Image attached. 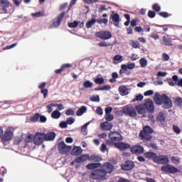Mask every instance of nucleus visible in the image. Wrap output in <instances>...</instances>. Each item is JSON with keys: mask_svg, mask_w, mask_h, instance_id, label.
<instances>
[{"mask_svg": "<svg viewBox=\"0 0 182 182\" xmlns=\"http://www.w3.org/2000/svg\"><path fill=\"white\" fill-rule=\"evenodd\" d=\"M154 100L156 105H163L164 109H171L173 107V101L166 94L160 95V94L156 92Z\"/></svg>", "mask_w": 182, "mask_h": 182, "instance_id": "f257e3e1", "label": "nucleus"}, {"mask_svg": "<svg viewBox=\"0 0 182 182\" xmlns=\"http://www.w3.org/2000/svg\"><path fill=\"white\" fill-rule=\"evenodd\" d=\"M153 129L149 126L144 127L143 130L140 132L139 137L141 140H147V141L151 140V134L153 133Z\"/></svg>", "mask_w": 182, "mask_h": 182, "instance_id": "f03ea898", "label": "nucleus"}, {"mask_svg": "<svg viewBox=\"0 0 182 182\" xmlns=\"http://www.w3.org/2000/svg\"><path fill=\"white\" fill-rule=\"evenodd\" d=\"M106 173L102 169H97L93 171L90 177L92 180H106Z\"/></svg>", "mask_w": 182, "mask_h": 182, "instance_id": "7ed1b4c3", "label": "nucleus"}, {"mask_svg": "<svg viewBox=\"0 0 182 182\" xmlns=\"http://www.w3.org/2000/svg\"><path fill=\"white\" fill-rule=\"evenodd\" d=\"M96 38L101 39L102 41H109V39H112L113 36L112 35V32L107 30H102L100 31H97L95 33Z\"/></svg>", "mask_w": 182, "mask_h": 182, "instance_id": "20e7f679", "label": "nucleus"}, {"mask_svg": "<svg viewBox=\"0 0 182 182\" xmlns=\"http://www.w3.org/2000/svg\"><path fill=\"white\" fill-rule=\"evenodd\" d=\"M123 113L125 116H129V117H136L137 112L134 107L128 105L123 107Z\"/></svg>", "mask_w": 182, "mask_h": 182, "instance_id": "39448f33", "label": "nucleus"}, {"mask_svg": "<svg viewBox=\"0 0 182 182\" xmlns=\"http://www.w3.org/2000/svg\"><path fill=\"white\" fill-rule=\"evenodd\" d=\"M161 171L168 174H176L180 173V169L170 164L165 165L161 168Z\"/></svg>", "mask_w": 182, "mask_h": 182, "instance_id": "423d86ee", "label": "nucleus"}, {"mask_svg": "<svg viewBox=\"0 0 182 182\" xmlns=\"http://www.w3.org/2000/svg\"><path fill=\"white\" fill-rule=\"evenodd\" d=\"M33 141L36 146H41L45 140V133L36 132L34 136H33Z\"/></svg>", "mask_w": 182, "mask_h": 182, "instance_id": "0eeeda50", "label": "nucleus"}, {"mask_svg": "<svg viewBox=\"0 0 182 182\" xmlns=\"http://www.w3.org/2000/svg\"><path fill=\"white\" fill-rule=\"evenodd\" d=\"M72 150V146L66 145L65 141L58 144V151L60 154H68Z\"/></svg>", "mask_w": 182, "mask_h": 182, "instance_id": "6e6552de", "label": "nucleus"}, {"mask_svg": "<svg viewBox=\"0 0 182 182\" xmlns=\"http://www.w3.org/2000/svg\"><path fill=\"white\" fill-rule=\"evenodd\" d=\"M65 15H66V13L65 11H63L60 14H59L58 17L54 19L53 25H51L50 28H58V26H59L60 23H62V21H63Z\"/></svg>", "mask_w": 182, "mask_h": 182, "instance_id": "1a4fd4ad", "label": "nucleus"}, {"mask_svg": "<svg viewBox=\"0 0 182 182\" xmlns=\"http://www.w3.org/2000/svg\"><path fill=\"white\" fill-rule=\"evenodd\" d=\"M109 138L112 141H122L123 140L122 134L118 132H111L109 134Z\"/></svg>", "mask_w": 182, "mask_h": 182, "instance_id": "9d476101", "label": "nucleus"}, {"mask_svg": "<svg viewBox=\"0 0 182 182\" xmlns=\"http://www.w3.org/2000/svg\"><path fill=\"white\" fill-rule=\"evenodd\" d=\"M132 154H143L144 153V147L139 145H134L130 148Z\"/></svg>", "mask_w": 182, "mask_h": 182, "instance_id": "9b49d317", "label": "nucleus"}, {"mask_svg": "<svg viewBox=\"0 0 182 182\" xmlns=\"http://www.w3.org/2000/svg\"><path fill=\"white\" fill-rule=\"evenodd\" d=\"M144 105L149 113H154V102H153L151 99L146 100Z\"/></svg>", "mask_w": 182, "mask_h": 182, "instance_id": "f8f14e48", "label": "nucleus"}, {"mask_svg": "<svg viewBox=\"0 0 182 182\" xmlns=\"http://www.w3.org/2000/svg\"><path fill=\"white\" fill-rule=\"evenodd\" d=\"M136 167L134 165V162L132 161H126L124 164L122 166V170L125 171H130V170H133Z\"/></svg>", "mask_w": 182, "mask_h": 182, "instance_id": "ddd939ff", "label": "nucleus"}, {"mask_svg": "<svg viewBox=\"0 0 182 182\" xmlns=\"http://www.w3.org/2000/svg\"><path fill=\"white\" fill-rule=\"evenodd\" d=\"M102 170L105 173V175L107 176V173L110 174V173H113V165L109 162L105 163Z\"/></svg>", "mask_w": 182, "mask_h": 182, "instance_id": "4468645a", "label": "nucleus"}, {"mask_svg": "<svg viewBox=\"0 0 182 182\" xmlns=\"http://www.w3.org/2000/svg\"><path fill=\"white\" fill-rule=\"evenodd\" d=\"M13 137H14V132H12V131L9 129H7L5 131L2 136V140L3 141H10V140H12Z\"/></svg>", "mask_w": 182, "mask_h": 182, "instance_id": "2eb2a0df", "label": "nucleus"}, {"mask_svg": "<svg viewBox=\"0 0 182 182\" xmlns=\"http://www.w3.org/2000/svg\"><path fill=\"white\" fill-rule=\"evenodd\" d=\"M168 162V158L163 155L157 156L156 159L155 161V163H157L158 164H167Z\"/></svg>", "mask_w": 182, "mask_h": 182, "instance_id": "dca6fc26", "label": "nucleus"}, {"mask_svg": "<svg viewBox=\"0 0 182 182\" xmlns=\"http://www.w3.org/2000/svg\"><path fill=\"white\" fill-rule=\"evenodd\" d=\"M100 128L102 130L105 131L112 130V129H113V124L106 121L100 124Z\"/></svg>", "mask_w": 182, "mask_h": 182, "instance_id": "f3484780", "label": "nucleus"}, {"mask_svg": "<svg viewBox=\"0 0 182 182\" xmlns=\"http://www.w3.org/2000/svg\"><path fill=\"white\" fill-rule=\"evenodd\" d=\"M144 157L146 159H149V160H153L154 163H156V160L157 159V154L151 151L144 153Z\"/></svg>", "mask_w": 182, "mask_h": 182, "instance_id": "a211bd4d", "label": "nucleus"}, {"mask_svg": "<svg viewBox=\"0 0 182 182\" xmlns=\"http://www.w3.org/2000/svg\"><path fill=\"white\" fill-rule=\"evenodd\" d=\"M111 19H112V22H114V26H117V28H119V22H120V16L119 14H114L113 15L110 16Z\"/></svg>", "mask_w": 182, "mask_h": 182, "instance_id": "6ab92c4d", "label": "nucleus"}, {"mask_svg": "<svg viewBox=\"0 0 182 182\" xmlns=\"http://www.w3.org/2000/svg\"><path fill=\"white\" fill-rule=\"evenodd\" d=\"M72 66H73V65L72 64H70V63L63 64L60 69H57V70H55V73L57 75H59L62 72H63V70H65V69H70V68H72Z\"/></svg>", "mask_w": 182, "mask_h": 182, "instance_id": "aec40b11", "label": "nucleus"}, {"mask_svg": "<svg viewBox=\"0 0 182 182\" xmlns=\"http://www.w3.org/2000/svg\"><path fill=\"white\" fill-rule=\"evenodd\" d=\"M55 137L56 134L53 132H50L47 134H45L44 140H46V141H53V140H55Z\"/></svg>", "mask_w": 182, "mask_h": 182, "instance_id": "412c9836", "label": "nucleus"}, {"mask_svg": "<svg viewBox=\"0 0 182 182\" xmlns=\"http://www.w3.org/2000/svg\"><path fill=\"white\" fill-rule=\"evenodd\" d=\"M115 146L119 149V150H121L122 151H124V150H127V149H130L132 147V146L129 144H126L124 142H121V143H118V144H115Z\"/></svg>", "mask_w": 182, "mask_h": 182, "instance_id": "4be33fe9", "label": "nucleus"}, {"mask_svg": "<svg viewBox=\"0 0 182 182\" xmlns=\"http://www.w3.org/2000/svg\"><path fill=\"white\" fill-rule=\"evenodd\" d=\"M103 160V158H102L101 155H96L93 154L90 156H89V161H93L94 163H100V161H102Z\"/></svg>", "mask_w": 182, "mask_h": 182, "instance_id": "5701e85b", "label": "nucleus"}, {"mask_svg": "<svg viewBox=\"0 0 182 182\" xmlns=\"http://www.w3.org/2000/svg\"><path fill=\"white\" fill-rule=\"evenodd\" d=\"M119 92L121 96H127V95H129V90L127 87L124 85H122L119 87Z\"/></svg>", "mask_w": 182, "mask_h": 182, "instance_id": "b1692460", "label": "nucleus"}, {"mask_svg": "<svg viewBox=\"0 0 182 182\" xmlns=\"http://www.w3.org/2000/svg\"><path fill=\"white\" fill-rule=\"evenodd\" d=\"M33 141V135L28 134V136L24 140V143H25L24 147H29V144H32Z\"/></svg>", "mask_w": 182, "mask_h": 182, "instance_id": "393cba45", "label": "nucleus"}, {"mask_svg": "<svg viewBox=\"0 0 182 182\" xmlns=\"http://www.w3.org/2000/svg\"><path fill=\"white\" fill-rule=\"evenodd\" d=\"M134 68H136V65L134 63H129L128 65L122 64L121 65L122 70H124V72H127V69L132 70V69H134Z\"/></svg>", "mask_w": 182, "mask_h": 182, "instance_id": "a878e982", "label": "nucleus"}, {"mask_svg": "<svg viewBox=\"0 0 182 182\" xmlns=\"http://www.w3.org/2000/svg\"><path fill=\"white\" fill-rule=\"evenodd\" d=\"M164 43L166 46H173V41L170 38V36H166L163 37Z\"/></svg>", "mask_w": 182, "mask_h": 182, "instance_id": "bb28decb", "label": "nucleus"}, {"mask_svg": "<svg viewBox=\"0 0 182 182\" xmlns=\"http://www.w3.org/2000/svg\"><path fill=\"white\" fill-rule=\"evenodd\" d=\"M99 167H102V164H100V163H93V164H88L86 166V168L88 170H95V168H99Z\"/></svg>", "mask_w": 182, "mask_h": 182, "instance_id": "cd10ccee", "label": "nucleus"}, {"mask_svg": "<svg viewBox=\"0 0 182 182\" xmlns=\"http://www.w3.org/2000/svg\"><path fill=\"white\" fill-rule=\"evenodd\" d=\"M73 156H80L83 153V149L80 146H76L73 149Z\"/></svg>", "mask_w": 182, "mask_h": 182, "instance_id": "c85d7f7f", "label": "nucleus"}, {"mask_svg": "<svg viewBox=\"0 0 182 182\" xmlns=\"http://www.w3.org/2000/svg\"><path fill=\"white\" fill-rule=\"evenodd\" d=\"M86 160H89V155H81L80 156L76 158L75 161V163H83L86 161Z\"/></svg>", "mask_w": 182, "mask_h": 182, "instance_id": "c756f323", "label": "nucleus"}, {"mask_svg": "<svg viewBox=\"0 0 182 182\" xmlns=\"http://www.w3.org/2000/svg\"><path fill=\"white\" fill-rule=\"evenodd\" d=\"M135 109L139 114H144L146 113V109H144V107L141 105H136Z\"/></svg>", "mask_w": 182, "mask_h": 182, "instance_id": "7c9ffc66", "label": "nucleus"}, {"mask_svg": "<svg viewBox=\"0 0 182 182\" xmlns=\"http://www.w3.org/2000/svg\"><path fill=\"white\" fill-rule=\"evenodd\" d=\"M87 110V107H86L85 106H82L77 112H76V114L77 116H82V114H83L84 113H86Z\"/></svg>", "mask_w": 182, "mask_h": 182, "instance_id": "2f4dec72", "label": "nucleus"}, {"mask_svg": "<svg viewBox=\"0 0 182 182\" xmlns=\"http://www.w3.org/2000/svg\"><path fill=\"white\" fill-rule=\"evenodd\" d=\"M129 45L134 48V49H140V43L137 41L131 40Z\"/></svg>", "mask_w": 182, "mask_h": 182, "instance_id": "473e14b6", "label": "nucleus"}, {"mask_svg": "<svg viewBox=\"0 0 182 182\" xmlns=\"http://www.w3.org/2000/svg\"><path fill=\"white\" fill-rule=\"evenodd\" d=\"M156 120L158 122H160L161 123H163V122H165L166 121V116L164 115V113L159 112L158 116H157Z\"/></svg>", "mask_w": 182, "mask_h": 182, "instance_id": "72a5a7b5", "label": "nucleus"}, {"mask_svg": "<svg viewBox=\"0 0 182 182\" xmlns=\"http://www.w3.org/2000/svg\"><path fill=\"white\" fill-rule=\"evenodd\" d=\"M83 87L85 89H92V87H93V82L90 80H85L83 83Z\"/></svg>", "mask_w": 182, "mask_h": 182, "instance_id": "f704fd0d", "label": "nucleus"}, {"mask_svg": "<svg viewBox=\"0 0 182 182\" xmlns=\"http://www.w3.org/2000/svg\"><path fill=\"white\" fill-rule=\"evenodd\" d=\"M60 116H62V114L60 113V112H59L58 110H55L51 114V117L53 119H59L60 117Z\"/></svg>", "mask_w": 182, "mask_h": 182, "instance_id": "c9c22d12", "label": "nucleus"}, {"mask_svg": "<svg viewBox=\"0 0 182 182\" xmlns=\"http://www.w3.org/2000/svg\"><path fill=\"white\" fill-rule=\"evenodd\" d=\"M174 103L176 106L178 107H181L182 106V98L180 97H177L175 98Z\"/></svg>", "mask_w": 182, "mask_h": 182, "instance_id": "e433bc0d", "label": "nucleus"}, {"mask_svg": "<svg viewBox=\"0 0 182 182\" xmlns=\"http://www.w3.org/2000/svg\"><path fill=\"white\" fill-rule=\"evenodd\" d=\"M53 107H56V104H48L46 105L48 113H52L53 112Z\"/></svg>", "mask_w": 182, "mask_h": 182, "instance_id": "4c0bfd02", "label": "nucleus"}, {"mask_svg": "<svg viewBox=\"0 0 182 182\" xmlns=\"http://www.w3.org/2000/svg\"><path fill=\"white\" fill-rule=\"evenodd\" d=\"M94 82L96 83V85H103V83H105V78L96 77L94 79Z\"/></svg>", "mask_w": 182, "mask_h": 182, "instance_id": "58836bf2", "label": "nucleus"}, {"mask_svg": "<svg viewBox=\"0 0 182 182\" xmlns=\"http://www.w3.org/2000/svg\"><path fill=\"white\" fill-rule=\"evenodd\" d=\"M41 117V114L36 113L33 117L31 118V121L33 123H36V122H38L39 119Z\"/></svg>", "mask_w": 182, "mask_h": 182, "instance_id": "ea45409f", "label": "nucleus"}, {"mask_svg": "<svg viewBox=\"0 0 182 182\" xmlns=\"http://www.w3.org/2000/svg\"><path fill=\"white\" fill-rule=\"evenodd\" d=\"M95 23H96V19L92 18L91 21H88L86 23V27L87 28V29H90V28H92V26L95 25Z\"/></svg>", "mask_w": 182, "mask_h": 182, "instance_id": "a19ab883", "label": "nucleus"}, {"mask_svg": "<svg viewBox=\"0 0 182 182\" xmlns=\"http://www.w3.org/2000/svg\"><path fill=\"white\" fill-rule=\"evenodd\" d=\"M96 22L97 23H100V25H102V23L107 25V22H109V20H107V18H97L96 19Z\"/></svg>", "mask_w": 182, "mask_h": 182, "instance_id": "79ce46f5", "label": "nucleus"}, {"mask_svg": "<svg viewBox=\"0 0 182 182\" xmlns=\"http://www.w3.org/2000/svg\"><path fill=\"white\" fill-rule=\"evenodd\" d=\"M68 26L69 28H77V26H79V22L77 21H75L73 23H68Z\"/></svg>", "mask_w": 182, "mask_h": 182, "instance_id": "37998d69", "label": "nucleus"}, {"mask_svg": "<svg viewBox=\"0 0 182 182\" xmlns=\"http://www.w3.org/2000/svg\"><path fill=\"white\" fill-rule=\"evenodd\" d=\"M139 64L141 65V68H146L147 66V60L144 58H141L139 60Z\"/></svg>", "mask_w": 182, "mask_h": 182, "instance_id": "c03bdc74", "label": "nucleus"}, {"mask_svg": "<svg viewBox=\"0 0 182 182\" xmlns=\"http://www.w3.org/2000/svg\"><path fill=\"white\" fill-rule=\"evenodd\" d=\"M1 2L4 5L3 7L4 11H5V8H9V5H11V3L8 0H1Z\"/></svg>", "mask_w": 182, "mask_h": 182, "instance_id": "a18cd8bd", "label": "nucleus"}, {"mask_svg": "<svg viewBox=\"0 0 182 182\" xmlns=\"http://www.w3.org/2000/svg\"><path fill=\"white\" fill-rule=\"evenodd\" d=\"M105 117L107 122H112L114 119V116L112 114H105Z\"/></svg>", "mask_w": 182, "mask_h": 182, "instance_id": "49530a36", "label": "nucleus"}, {"mask_svg": "<svg viewBox=\"0 0 182 182\" xmlns=\"http://www.w3.org/2000/svg\"><path fill=\"white\" fill-rule=\"evenodd\" d=\"M97 46L100 48H107V46H112V44L109 43H106V42H101L97 43Z\"/></svg>", "mask_w": 182, "mask_h": 182, "instance_id": "de8ad7c7", "label": "nucleus"}, {"mask_svg": "<svg viewBox=\"0 0 182 182\" xmlns=\"http://www.w3.org/2000/svg\"><path fill=\"white\" fill-rule=\"evenodd\" d=\"M90 102H100V98L99 97V95H92L90 97Z\"/></svg>", "mask_w": 182, "mask_h": 182, "instance_id": "09e8293b", "label": "nucleus"}, {"mask_svg": "<svg viewBox=\"0 0 182 182\" xmlns=\"http://www.w3.org/2000/svg\"><path fill=\"white\" fill-rule=\"evenodd\" d=\"M66 116H75V111L73 109L70 108L65 111Z\"/></svg>", "mask_w": 182, "mask_h": 182, "instance_id": "8fccbe9b", "label": "nucleus"}, {"mask_svg": "<svg viewBox=\"0 0 182 182\" xmlns=\"http://www.w3.org/2000/svg\"><path fill=\"white\" fill-rule=\"evenodd\" d=\"M173 132L176 134H180L181 133V129H180V127H178V126L173 125Z\"/></svg>", "mask_w": 182, "mask_h": 182, "instance_id": "3c124183", "label": "nucleus"}, {"mask_svg": "<svg viewBox=\"0 0 182 182\" xmlns=\"http://www.w3.org/2000/svg\"><path fill=\"white\" fill-rule=\"evenodd\" d=\"M171 160L172 162L174 163V164H180V158L177 157V156H172L171 158Z\"/></svg>", "mask_w": 182, "mask_h": 182, "instance_id": "603ef678", "label": "nucleus"}, {"mask_svg": "<svg viewBox=\"0 0 182 182\" xmlns=\"http://www.w3.org/2000/svg\"><path fill=\"white\" fill-rule=\"evenodd\" d=\"M152 9L154 11H155V12H160V11H161V8L157 4H154L152 6Z\"/></svg>", "mask_w": 182, "mask_h": 182, "instance_id": "864d4df0", "label": "nucleus"}, {"mask_svg": "<svg viewBox=\"0 0 182 182\" xmlns=\"http://www.w3.org/2000/svg\"><path fill=\"white\" fill-rule=\"evenodd\" d=\"M143 95H136V98H134V100H132V102L134 103V102H141V100H143Z\"/></svg>", "mask_w": 182, "mask_h": 182, "instance_id": "5fc2aeb1", "label": "nucleus"}, {"mask_svg": "<svg viewBox=\"0 0 182 182\" xmlns=\"http://www.w3.org/2000/svg\"><path fill=\"white\" fill-rule=\"evenodd\" d=\"M162 59L164 60V62H167L170 60V55H168V54L164 53L162 54Z\"/></svg>", "mask_w": 182, "mask_h": 182, "instance_id": "6e6d98bb", "label": "nucleus"}, {"mask_svg": "<svg viewBox=\"0 0 182 182\" xmlns=\"http://www.w3.org/2000/svg\"><path fill=\"white\" fill-rule=\"evenodd\" d=\"M113 59L117 62H122L123 60V56L120 55H116Z\"/></svg>", "mask_w": 182, "mask_h": 182, "instance_id": "4d7b16f0", "label": "nucleus"}, {"mask_svg": "<svg viewBox=\"0 0 182 182\" xmlns=\"http://www.w3.org/2000/svg\"><path fill=\"white\" fill-rule=\"evenodd\" d=\"M48 90L46 88L41 90V95H43L44 99H46V97L48 96Z\"/></svg>", "mask_w": 182, "mask_h": 182, "instance_id": "13d9d810", "label": "nucleus"}, {"mask_svg": "<svg viewBox=\"0 0 182 182\" xmlns=\"http://www.w3.org/2000/svg\"><path fill=\"white\" fill-rule=\"evenodd\" d=\"M32 16H36L37 18H39L40 16H45V14L43 12H36L31 14Z\"/></svg>", "mask_w": 182, "mask_h": 182, "instance_id": "bf43d9fd", "label": "nucleus"}, {"mask_svg": "<svg viewBox=\"0 0 182 182\" xmlns=\"http://www.w3.org/2000/svg\"><path fill=\"white\" fill-rule=\"evenodd\" d=\"M67 124H73L75 123V118L70 117L66 120Z\"/></svg>", "mask_w": 182, "mask_h": 182, "instance_id": "052dcab7", "label": "nucleus"}, {"mask_svg": "<svg viewBox=\"0 0 182 182\" xmlns=\"http://www.w3.org/2000/svg\"><path fill=\"white\" fill-rule=\"evenodd\" d=\"M153 95H154V91L152 90H147L144 93V96H153Z\"/></svg>", "mask_w": 182, "mask_h": 182, "instance_id": "680f3d73", "label": "nucleus"}, {"mask_svg": "<svg viewBox=\"0 0 182 182\" xmlns=\"http://www.w3.org/2000/svg\"><path fill=\"white\" fill-rule=\"evenodd\" d=\"M157 76L159 77H166V76H167V73L166 72L159 71L158 73H157Z\"/></svg>", "mask_w": 182, "mask_h": 182, "instance_id": "e2e57ef3", "label": "nucleus"}, {"mask_svg": "<svg viewBox=\"0 0 182 182\" xmlns=\"http://www.w3.org/2000/svg\"><path fill=\"white\" fill-rule=\"evenodd\" d=\"M150 36L151 38H152V39H154L155 41H157V39H160V36L156 33H152Z\"/></svg>", "mask_w": 182, "mask_h": 182, "instance_id": "0e129e2a", "label": "nucleus"}, {"mask_svg": "<svg viewBox=\"0 0 182 182\" xmlns=\"http://www.w3.org/2000/svg\"><path fill=\"white\" fill-rule=\"evenodd\" d=\"M148 16L149 18H153L156 16V12L149 10L148 12Z\"/></svg>", "mask_w": 182, "mask_h": 182, "instance_id": "69168bd1", "label": "nucleus"}, {"mask_svg": "<svg viewBox=\"0 0 182 182\" xmlns=\"http://www.w3.org/2000/svg\"><path fill=\"white\" fill-rule=\"evenodd\" d=\"M107 150V146H106V144H102L101 147H100V151L102 152V153H105L106 152Z\"/></svg>", "mask_w": 182, "mask_h": 182, "instance_id": "338daca9", "label": "nucleus"}, {"mask_svg": "<svg viewBox=\"0 0 182 182\" xmlns=\"http://www.w3.org/2000/svg\"><path fill=\"white\" fill-rule=\"evenodd\" d=\"M97 114H100V116H102L103 114V109L102 107H98L96 109Z\"/></svg>", "mask_w": 182, "mask_h": 182, "instance_id": "774afa93", "label": "nucleus"}]
</instances>
